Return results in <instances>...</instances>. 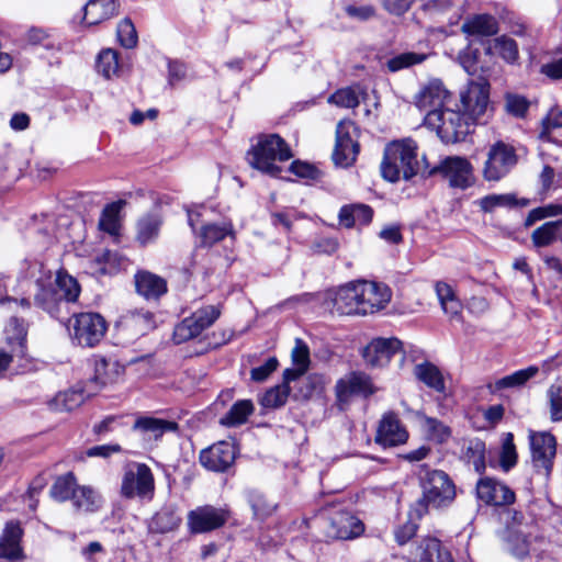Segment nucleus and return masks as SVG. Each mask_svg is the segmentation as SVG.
Masks as SVG:
<instances>
[{
  "label": "nucleus",
  "mask_w": 562,
  "mask_h": 562,
  "mask_svg": "<svg viewBox=\"0 0 562 562\" xmlns=\"http://www.w3.org/2000/svg\"><path fill=\"white\" fill-rule=\"evenodd\" d=\"M19 280L35 285L34 304L53 317H58L65 304L76 302L81 291L72 276L59 270L53 278L52 270L40 260H24Z\"/></svg>",
  "instance_id": "nucleus-1"
},
{
  "label": "nucleus",
  "mask_w": 562,
  "mask_h": 562,
  "mask_svg": "<svg viewBox=\"0 0 562 562\" xmlns=\"http://www.w3.org/2000/svg\"><path fill=\"white\" fill-rule=\"evenodd\" d=\"M416 151L417 145L409 138L389 144L381 162L382 177L390 182L414 177L418 171Z\"/></svg>",
  "instance_id": "nucleus-2"
},
{
  "label": "nucleus",
  "mask_w": 562,
  "mask_h": 562,
  "mask_svg": "<svg viewBox=\"0 0 562 562\" xmlns=\"http://www.w3.org/2000/svg\"><path fill=\"white\" fill-rule=\"evenodd\" d=\"M503 538L508 551L518 559L529 555L532 541L537 537L535 519L526 517L521 512L507 509L503 515Z\"/></svg>",
  "instance_id": "nucleus-3"
},
{
  "label": "nucleus",
  "mask_w": 562,
  "mask_h": 562,
  "mask_svg": "<svg viewBox=\"0 0 562 562\" xmlns=\"http://www.w3.org/2000/svg\"><path fill=\"white\" fill-rule=\"evenodd\" d=\"M292 158L288 144L277 134L261 136L257 144L247 153L249 165L271 177L281 172L278 161H285Z\"/></svg>",
  "instance_id": "nucleus-4"
},
{
  "label": "nucleus",
  "mask_w": 562,
  "mask_h": 562,
  "mask_svg": "<svg viewBox=\"0 0 562 562\" xmlns=\"http://www.w3.org/2000/svg\"><path fill=\"white\" fill-rule=\"evenodd\" d=\"M424 123L430 130L436 131L445 143L463 140L475 124L461 110L456 111L448 108L428 111Z\"/></svg>",
  "instance_id": "nucleus-5"
},
{
  "label": "nucleus",
  "mask_w": 562,
  "mask_h": 562,
  "mask_svg": "<svg viewBox=\"0 0 562 562\" xmlns=\"http://www.w3.org/2000/svg\"><path fill=\"white\" fill-rule=\"evenodd\" d=\"M420 484L423 496L419 503L425 505L426 509L449 506L456 498V486L443 471L427 470L425 475L420 476Z\"/></svg>",
  "instance_id": "nucleus-6"
},
{
  "label": "nucleus",
  "mask_w": 562,
  "mask_h": 562,
  "mask_svg": "<svg viewBox=\"0 0 562 562\" xmlns=\"http://www.w3.org/2000/svg\"><path fill=\"white\" fill-rule=\"evenodd\" d=\"M155 493V479L150 468L145 463H128L122 476L121 495L125 498L150 501Z\"/></svg>",
  "instance_id": "nucleus-7"
},
{
  "label": "nucleus",
  "mask_w": 562,
  "mask_h": 562,
  "mask_svg": "<svg viewBox=\"0 0 562 562\" xmlns=\"http://www.w3.org/2000/svg\"><path fill=\"white\" fill-rule=\"evenodd\" d=\"M517 162L515 148L502 140L496 142L488 148L482 176L488 182H497L505 178Z\"/></svg>",
  "instance_id": "nucleus-8"
},
{
  "label": "nucleus",
  "mask_w": 562,
  "mask_h": 562,
  "mask_svg": "<svg viewBox=\"0 0 562 562\" xmlns=\"http://www.w3.org/2000/svg\"><path fill=\"white\" fill-rule=\"evenodd\" d=\"M221 313L220 305H206L199 308L175 327V342L182 344L198 337L217 321Z\"/></svg>",
  "instance_id": "nucleus-9"
},
{
  "label": "nucleus",
  "mask_w": 562,
  "mask_h": 562,
  "mask_svg": "<svg viewBox=\"0 0 562 562\" xmlns=\"http://www.w3.org/2000/svg\"><path fill=\"white\" fill-rule=\"evenodd\" d=\"M358 128L350 120H341L336 127V143L333 153L335 165L349 167L355 164L360 150Z\"/></svg>",
  "instance_id": "nucleus-10"
},
{
  "label": "nucleus",
  "mask_w": 562,
  "mask_h": 562,
  "mask_svg": "<svg viewBox=\"0 0 562 562\" xmlns=\"http://www.w3.org/2000/svg\"><path fill=\"white\" fill-rule=\"evenodd\" d=\"M106 331V323L98 313H79L74 316L72 334L80 346L93 347Z\"/></svg>",
  "instance_id": "nucleus-11"
},
{
  "label": "nucleus",
  "mask_w": 562,
  "mask_h": 562,
  "mask_svg": "<svg viewBox=\"0 0 562 562\" xmlns=\"http://www.w3.org/2000/svg\"><path fill=\"white\" fill-rule=\"evenodd\" d=\"M529 439L532 464L539 474L548 479L557 452L555 438L550 432H531Z\"/></svg>",
  "instance_id": "nucleus-12"
},
{
  "label": "nucleus",
  "mask_w": 562,
  "mask_h": 562,
  "mask_svg": "<svg viewBox=\"0 0 562 562\" xmlns=\"http://www.w3.org/2000/svg\"><path fill=\"white\" fill-rule=\"evenodd\" d=\"M435 171L440 172L452 188L464 190L473 186L475 181L472 164L460 156L446 157L435 168Z\"/></svg>",
  "instance_id": "nucleus-13"
},
{
  "label": "nucleus",
  "mask_w": 562,
  "mask_h": 562,
  "mask_svg": "<svg viewBox=\"0 0 562 562\" xmlns=\"http://www.w3.org/2000/svg\"><path fill=\"white\" fill-rule=\"evenodd\" d=\"M488 87V82L483 78L471 80L460 94L462 112L474 123L486 112Z\"/></svg>",
  "instance_id": "nucleus-14"
},
{
  "label": "nucleus",
  "mask_w": 562,
  "mask_h": 562,
  "mask_svg": "<svg viewBox=\"0 0 562 562\" xmlns=\"http://www.w3.org/2000/svg\"><path fill=\"white\" fill-rule=\"evenodd\" d=\"M229 513L211 505L199 506L188 513L187 525L191 533H205L224 526Z\"/></svg>",
  "instance_id": "nucleus-15"
},
{
  "label": "nucleus",
  "mask_w": 562,
  "mask_h": 562,
  "mask_svg": "<svg viewBox=\"0 0 562 562\" xmlns=\"http://www.w3.org/2000/svg\"><path fill=\"white\" fill-rule=\"evenodd\" d=\"M360 313L368 315L383 310L392 297V292L386 284L359 281Z\"/></svg>",
  "instance_id": "nucleus-16"
},
{
  "label": "nucleus",
  "mask_w": 562,
  "mask_h": 562,
  "mask_svg": "<svg viewBox=\"0 0 562 562\" xmlns=\"http://www.w3.org/2000/svg\"><path fill=\"white\" fill-rule=\"evenodd\" d=\"M476 496L490 506H507L515 502V492L501 481L492 477L480 479L476 483Z\"/></svg>",
  "instance_id": "nucleus-17"
},
{
  "label": "nucleus",
  "mask_w": 562,
  "mask_h": 562,
  "mask_svg": "<svg viewBox=\"0 0 562 562\" xmlns=\"http://www.w3.org/2000/svg\"><path fill=\"white\" fill-rule=\"evenodd\" d=\"M403 342L395 338H374L363 349V359L367 364L371 367H384L386 366L392 357L396 353L402 352Z\"/></svg>",
  "instance_id": "nucleus-18"
},
{
  "label": "nucleus",
  "mask_w": 562,
  "mask_h": 562,
  "mask_svg": "<svg viewBox=\"0 0 562 562\" xmlns=\"http://www.w3.org/2000/svg\"><path fill=\"white\" fill-rule=\"evenodd\" d=\"M364 531L363 522L349 512L334 514L326 530L328 538L349 540L359 537Z\"/></svg>",
  "instance_id": "nucleus-19"
},
{
  "label": "nucleus",
  "mask_w": 562,
  "mask_h": 562,
  "mask_svg": "<svg viewBox=\"0 0 562 562\" xmlns=\"http://www.w3.org/2000/svg\"><path fill=\"white\" fill-rule=\"evenodd\" d=\"M235 448L231 442L220 441L200 453V462L214 472L226 471L235 460Z\"/></svg>",
  "instance_id": "nucleus-20"
},
{
  "label": "nucleus",
  "mask_w": 562,
  "mask_h": 562,
  "mask_svg": "<svg viewBox=\"0 0 562 562\" xmlns=\"http://www.w3.org/2000/svg\"><path fill=\"white\" fill-rule=\"evenodd\" d=\"M335 390L337 400L340 403L348 402L352 395L369 396L376 391L370 376L361 372H353L340 379Z\"/></svg>",
  "instance_id": "nucleus-21"
},
{
  "label": "nucleus",
  "mask_w": 562,
  "mask_h": 562,
  "mask_svg": "<svg viewBox=\"0 0 562 562\" xmlns=\"http://www.w3.org/2000/svg\"><path fill=\"white\" fill-rule=\"evenodd\" d=\"M407 438L408 432L396 414L389 412L382 416L375 436V441L379 445L395 447L405 443Z\"/></svg>",
  "instance_id": "nucleus-22"
},
{
  "label": "nucleus",
  "mask_w": 562,
  "mask_h": 562,
  "mask_svg": "<svg viewBox=\"0 0 562 562\" xmlns=\"http://www.w3.org/2000/svg\"><path fill=\"white\" fill-rule=\"evenodd\" d=\"M334 310L340 315H361L359 281L347 283L330 294Z\"/></svg>",
  "instance_id": "nucleus-23"
},
{
  "label": "nucleus",
  "mask_w": 562,
  "mask_h": 562,
  "mask_svg": "<svg viewBox=\"0 0 562 562\" xmlns=\"http://www.w3.org/2000/svg\"><path fill=\"white\" fill-rule=\"evenodd\" d=\"M450 98L449 91L443 83L438 80L429 81L415 97L416 106L425 111L426 114L430 110L445 109L447 100Z\"/></svg>",
  "instance_id": "nucleus-24"
},
{
  "label": "nucleus",
  "mask_w": 562,
  "mask_h": 562,
  "mask_svg": "<svg viewBox=\"0 0 562 562\" xmlns=\"http://www.w3.org/2000/svg\"><path fill=\"white\" fill-rule=\"evenodd\" d=\"M125 367L113 358H100L95 361L94 379L89 385L97 391L95 385L106 386L121 382Z\"/></svg>",
  "instance_id": "nucleus-25"
},
{
  "label": "nucleus",
  "mask_w": 562,
  "mask_h": 562,
  "mask_svg": "<svg viewBox=\"0 0 562 562\" xmlns=\"http://www.w3.org/2000/svg\"><path fill=\"white\" fill-rule=\"evenodd\" d=\"M94 393L95 390L89 383L86 386L77 384L69 390L59 392L52 401V406L59 412H71L82 405Z\"/></svg>",
  "instance_id": "nucleus-26"
},
{
  "label": "nucleus",
  "mask_w": 562,
  "mask_h": 562,
  "mask_svg": "<svg viewBox=\"0 0 562 562\" xmlns=\"http://www.w3.org/2000/svg\"><path fill=\"white\" fill-rule=\"evenodd\" d=\"M134 281L136 292L147 301H156L167 292L166 280L149 271H138Z\"/></svg>",
  "instance_id": "nucleus-27"
},
{
  "label": "nucleus",
  "mask_w": 562,
  "mask_h": 562,
  "mask_svg": "<svg viewBox=\"0 0 562 562\" xmlns=\"http://www.w3.org/2000/svg\"><path fill=\"white\" fill-rule=\"evenodd\" d=\"M293 368H288L283 372V379L286 383L297 380L304 375L310 368V349L308 346L301 339H295V345L291 352Z\"/></svg>",
  "instance_id": "nucleus-28"
},
{
  "label": "nucleus",
  "mask_w": 562,
  "mask_h": 562,
  "mask_svg": "<svg viewBox=\"0 0 562 562\" xmlns=\"http://www.w3.org/2000/svg\"><path fill=\"white\" fill-rule=\"evenodd\" d=\"M415 558L418 562H453L451 553L436 538H425L417 546Z\"/></svg>",
  "instance_id": "nucleus-29"
},
{
  "label": "nucleus",
  "mask_w": 562,
  "mask_h": 562,
  "mask_svg": "<svg viewBox=\"0 0 562 562\" xmlns=\"http://www.w3.org/2000/svg\"><path fill=\"white\" fill-rule=\"evenodd\" d=\"M22 529L16 522L7 524L0 538V558L18 560L22 554L20 540Z\"/></svg>",
  "instance_id": "nucleus-30"
},
{
  "label": "nucleus",
  "mask_w": 562,
  "mask_h": 562,
  "mask_svg": "<svg viewBox=\"0 0 562 562\" xmlns=\"http://www.w3.org/2000/svg\"><path fill=\"white\" fill-rule=\"evenodd\" d=\"M117 13L115 0H90L85 7L83 22L95 25Z\"/></svg>",
  "instance_id": "nucleus-31"
},
{
  "label": "nucleus",
  "mask_w": 562,
  "mask_h": 562,
  "mask_svg": "<svg viewBox=\"0 0 562 562\" xmlns=\"http://www.w3.org/2000/svg\"><path fill=\"white\" fill-rule=\"evenodd\" d=\"M484 50L486 55H496L508 64H515L519 58L516 41L507 35L487 41Z\"/></svg>",
  "instance_id": "nucleus-32"
},
{
  "label": "nucleus",
  "mask_w": 562,
  "mask_h": 562,
  "mask_svg": "<svg viewBox=\"0 0 562 562\" xmlns=\"http://www.w3.org/2000/svg\"><path fill=\"white\" fill-rule=\"evenodd\" d=\"M461 30L470 36H492L498 32V22L491 14H476L467 19Z\"/></svg>",
  "instance_id": "nucleus-33"
},
{
  "label": "nucleus",
  "mask_w": 562,
  "mask_h": 562,
  "mask_svg": "<svg viewBox=\"0 0 562 562\" xmlns=\"http://www.w3.org/2000/svg\"><path fill=\"white\" fill-rule=\"evenodd\" d=\"M373 211L366 204L345 205L339 211V222L345 227H352L357 224L367 225L371 222Z\"/></svg>",
  "instance_id": "nucleus-34"
},
{
  "label": "nucleus",
  "mask_w": 562,
  "mask_h": 562,
  "mask_svg": "<svg viewBox=\"0 0 562 562\" xmlns=\"http://www.w3.org/2000/svg\"><path fill=\"white\" fill-rule=\"evenodd\" d=\"M95 68L98 74L105 79L119 78L123 69L119 53L112 48L102 49L97 57Z\"/></svg>",
  "instance_id": "nucleus-35"
},
{
  "label": "nucleus",
  "mask_w": 562,
  "mask_h": 562,
  "mask_svg": "<svg viewBox=\"0 0 562 562\" xmlns=\"http://www.w3.org/2000/svg\"><path fill=\"white\" fill-rule=\"evenodd\" d=\"M234 229L229 222L203 224L198 233L201 246H212L226 236H233Z\"/></svg>",
  "instance_id": "nucleus-36"
},
{
  "label": "nucleus",
  "mask_w": 562,
  "mask_h": 562,
  "mask_svg": "<svg viewBox=\"0 0 562 562\" xmlns=\"http://www.w3.org/2000/svg\"><path fill=\"white\" fill-rule=\"evenodd\" d=\"M435 291L445 314L449 315L451 318L459 317L462 311V305L457 299L451 285L439 281L435 285Z\"/></svg>",
  "instance_id": "nucleus-37"
},
{
  "label": "nucleus",
  "mask_w": 562,
  "mask_h": 562,
  "mask_svg": "<svg viewBox=\"0 0 562 562\" xmlns=\"http://www.w3.org/2000/svg\"><path fill=\"white\" fill-rule=\"evenodd\" d=\"M71 502L77 510L95 512L101 506L102 498L91 486L78 485Z\"/></svg>",
  "instance_id": "nucleus-38"
},
{
  "label": "nucleus",
  "mask_w": 562,
  "mask_h": 562,
  "mask_svg": "<svg viewBox=\"0 0 562 562\" xmlns=\"http://www.w3.org/2000/svg\"><path fill=\"white\" fill-rule=\"evenodd\" d=\"M4 333L8 344L12 346V351L23 355L27 335L24 322L12 317L5 326Z\"/></svg>",
  "instance_id": "nucleus-39"
},
{
  "label": "nucleus",
  "mask_w": 562,
  "mask_h": 562,
  "mask_svg": "<svg viewBox=\"0 0 562 562\" xmlns=\"http://www.w3.org/2000/svg\"><path fill=\"white\" fill-rule=\"evenodd\" d=\"M78 487L77 479L72 472L59 475L53 483L49 494L57 502L71 501Z\"/></svg>",
  "instance_id": "nucleus-40"
},
{
  "label": "nucleus",
  "mask_w": 562,
  "mask_h": 562,
  "mask_svg": "<svg viewBox=\"0 0 562 562\" xmlns=\"http://www.w3.org/2000/svg\"><path fill=\"white\" fill-rule=\"evenodd\" d=\"M162 220L160 215L153 213L146 214L137 222V240L142 245H147L155 240L159 234Z\"/></svg>",
  "instance_id": "nucleus-41"
},
{
  "label": "nucleus",
  "mask_w": 562,
  "mask_h": 562,
  "mask_svg": "<svg viewBox=\"0 0 562 562\" xmlns=\"http://www.w3.org/2000/svg\"><path fill=\"white\" fill-rule=\"evenodd\" d=\"M134 429L150 434L155 439H158L165 432L176 430L177 424L155 417H140L136 419Z\"/></svg>",
  "instance_id": "nucleus-42"
},
{
  "label": "nucleus",
  "mask_w": 562,
  "mask_h": 562,
  "mask_svg": "<svg viewBox=\"0 0 562 562\" xmlns=\"http://www.w3.org/2000/svg\"><path fill=\"white\" fill-rule=\"evenodd\" d=\"M415 375L428 387H431L437 392L445 391V381L442 374L435 364L429 362L417 364L415 368Z\"/></svg>",
  "instance_id": "nucleus-43"
},
{
  "label": "nucleus",
  "mask_w": 562,
  "mask_h": 562,
  "mask_svg": "<svg viewBox=\"0 0 562 562\" xmlns=\"http://www.w3.org/2000/svg\"><path fill=\"white\" fill-rule=\"evenodd\" d=\"M254 412V404L249 400L236 402L225 416L221 418V424L233 427L246 423L249 415Z\"/></svg>",
  "instance_id": "nucleus-44"
},
{
  "label": "nucleus",
  "mask_w": 562,
  "mask_h": 562,
  "mask_svg": "<svg viewBox=\"0 0 562 562\" xmlns=\"http://www.w3.org/2000/svg\"><path fill=\"white\" fill-rule=\"evenodd\" d=\"M562 227V220L551 221L536 228L531 234V241L535 247L541 248L550 246L558 237Z\"/></svg>",
  "instance_id": "nucleus-45"
},
{
  "label": "nucleus",
  "mask_w": 562,
  "mask_h": 562,
  "mask_svg": "<svg viewBox=\"0 0 562 562\" xmlns=\"http://www.w3.org/2000/svg\"><path fill=\"white\" fill-rule=\"evenodd\" d=\"M93 270L100 274H115L123 265V258L114 251L105 250L92 261Z\"/></svg>",
  "instance_id": "nucleus-46"
},
{
  "label": "nucleus",
  "mask_w": 562,
  "mask_h": 562,
  "mask_svg": "<svg viewBox=\"0 0 562 562\" xmlns=\"http://www.w3.org/2000/svg\"><path fill=\"white\" fill-rule=\"evenodd\" d=\"M538 372H539V368L536 366H530L526 369L515 371L512 374H508L506 376H503V378L496 380L495 389L503 390V389L521 386L527 381H529L530 379L536 376Z\"/></svg>",
  "instance_id": "nucleus-47"
},
{
  "label": "nucleus",
  "mask_w": 562,
  "mask_h": 562,
  "mask_svg": "<svg viewBox=\"0 0 562 562\" xmlns=\"http://www.w3.org/2000/svg\"><path fill=\"white\" fill-rule=\"evenodd\" d=\"M422 427L427 438L437 442H446L451 436V429L437 418L423 416Z\"/></svg>",
  "instance_id": "nucleus-48"
},
{
  "label": "nucleus",
  "mask_w": 562,
  "mask_h": 562,
  "mask_svg": "<svg viewBox=\"0 0 562 562\" xmlns=\"http://www.w3.org/2000/svg\"><path fill=\"white\" fill-rule=\"evenodd\" d=\"M26 43L31 46H41L46 50H59L58 41L45 30L40 27H31L24 36Z\"/></svg>",
  "instance_id": "nucleus-49"
},
{
  "label": "nucleus",
  "mask_w": 562,
  "mask_h": 562,
  "mask_svg": "<svg viewBox=\"0 0 562 562\" xmlns=\"http://www.w3.org/2000/svg\"><path fill=\"white\" fill-rule=\"evenodd\" d=\"M518 201L515 194H488L479 200V206L485 213H491L497 207H515Z\"/></svg>",
  "instance_id": "nucleus-50"
},
{
  "label": "nucleus",
  "mask_w": 562,
  "mask_h": 562,
  "mask_svg": "<svg viewBox=\"0 0 562 562\" xmlns=\"http://www.w3.org/2000/svg\"><path fill=\"white\" fill-rule=\"evenodd\" d=\"M427 58L428 54L425 53L404 52L390 58L386 63V66L390 71L395 72L415 65H419Z\"/></svg>",
  "instance_id": "nucleus-51"
},
{
  "label": "nucleus",
  "mask_w": 562,
  "mask_h": 562,
  "mask_svg": "<svg viewBox=\"0 0 562 562\" xmlns=\"http://www.w3.org/2000/svg\"><path fill=\"white\" fill-rule=\"evenodd\" d=\"M289 394V383L283 380V384L271 387L263 394L260 404L266 408H278L285 404Z\"/></svg>",
  "instance_id": "nucleus-52"
},
{
  "label": "nucleus",
  "mask_w": 562,
  "mask_h": 562,
  "mask_svg": "<svg viewBox=\"0 0 562 562\" xmlns=\"http://www.w3.org/2000/svg\"><path fill=\"white\" fill-rule=\"evenodd\" d=\"M464 457L471 463L477 473L484 472L485 465V443L479 439L471 440L465 449Z\"/></svg>",
  "instance_id": "nucleus-53"
},
{
  "label": "nucleus",
  "mask_w": 562,
  "mask_h": 562,
  "mask_svg": "<svg viewBox=\"0 0 562 562\" xmlns=\"http://www.w3.org/2000/svg\"><path fill=\"white\" fill-rule=\"evenodd\" d=\"M121 210V203H111L106 205L103 210L102 215L99 221V227L111 234L115 235L119 232L120 223H119V213Z\"/></svg>",
  "instance_id": "nucleus-54"
},
{
  "label": "nucleus",
  "mask_w": 562,
  "mask_h": 562,
  "mask_svg": "<svg viewBox=\"0 0 562 562\" xmlns=\"http://www.w3.org/2000/svg\"><path fill=\"white\" fill-rule=\"evenodd\" d=\"M552 422L562 420V379L555 381L547 391Z\"/></svg>",
  "instance_id": "nucleus-55"
},
{
  "label": "nucleus",
  "mask_w": 562,
  "mask_h": 562,
  "mask_svg": "<svg viewBox=\"0 0 562 562\" xmlns=\"http://www.w3.org/2000/svg\"><path fill=\"white\" fill-rule=\"evenodd\" d=\"M453 0H423L420 10L429 18L437 19L451 11Z\"/></svg>",
  "instance_id": "nucleus-56"
},
{
  "label": "nucleus",
  "mask_w": 562,
  "mask_h": 562,
  "mask_svg": "<svg viewBox=\"0 0 562 562\" xmlns=\"http://www.w3.org/2000/svg\"><path fill=\"white\" fill-rule=\"evenodd\" d=\"M328 102L340 108L353 109L359 104V97L355 89L347 87L337 90L328 98Z\"/></svg>",
  "instance_id": "nucleus-57"
},
{
  "label": "nucleus",
  "mask_w": 562,
  "mask_h": 562,
  "mask_svg": "<svg viewBox=\"0 0 562 562\" xmlns=\"http://www.w3.org/2000/svg\"><path fill=\"white\" fill-rule=\"evenodd\" d=\"M117 40L125 48H133L137 44V33L131 20L124 19L117 25Z\"/></svg>",
  "instance_id": "nucleus-58"
},
{
  "label": "nucleus",
  "mask_w": 562,
  "mask_h": 562,
  "mask_svg": "<svg viewBox=\"0 0 562 562\" xmlns=\"http://www.w3.org/2000/svg\"><path fill=\"white\" fill-rule=\"evenodd\" d=\"M560 127H562V111L551 110L541 121L539 138L541 140L551 142V131Z\"/></svg>",
  "instance_id": "nucleus-59"
},
{
  "label": "nucleus",
  "mask_w": 562,
  "mask_h": 562,
  "mask_svg": "<svg viewBox=\"0 0 562 562\" xmlns=\"http://www.w3.org/2000/svg\"><path fill=\"white\" fill-rule=\"evenodd\" d=\"M517 462V453L514 445L513 435L508 432L503 441L501 452V467L508 471Z\"/></svg>",
  "instance_id": "nucleus-60"
},
{
  "label": "nucleus",
  "mask_w": 562,
  "mask_h": 562,
  "mask_svg": "<svg viewBox=\"0 0 562 562\" xmlns=\"http://www.w3.org/2000/svg\"><path fill=\"white\" fill-rule=\"evenodd\" d=\"M505 101L507 112L517 117H524L530 105L529 101L519 94H507Z\"/></svg>",
  "instance_id": "nucleus-61"
},
{
  "label": "nucleus",
  "mask_w": 562,
  "mask_h": 562,
  "mask_svg": "<svg viewBox=\"0 0 562 562\" xmlns=\"http://www.w3.org/2000/svg\"><path fill=\"white\" fill-rule=\"evenodd\" d=\"M479 58V50L471 47H467L459 54V63L462 68L469 74L474 75L476 71V63Z\"/></svg>",
  "instance_id": "nucleus-62"
},
{
  "label": "nucleus",
  "mask_w": 562,
  "mask_h": 562,
  "mask_svg": "<svg viewBox=\"0 0 562 562\" xmlns=\"http://www.w3.org/2000/svg\"><path fill=\"white\" fill-rule=\"evenodd\" d=\"M416 0H381L383 9L392 15H404Z\"/></svg>",
  "instance_id": "nucleus-63"
},
{
  "label": "nucleus",
  "mask_w": 562,
  "mask_h": 562,
  "mask_svg": "<svg viewBox=\"0 0 562 562\" xmlns=\"http://www.w3.org/2000/svg\"><path fill=\"white\" fill-rule=\"evenodd\" d=\"M278 359L269 358L262 366L254 368L250 372L251 379L256 382L265 381L278 368Z\"/></svg>",
  "instance_id": "nucleus-64"
}]
</instances>
